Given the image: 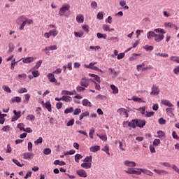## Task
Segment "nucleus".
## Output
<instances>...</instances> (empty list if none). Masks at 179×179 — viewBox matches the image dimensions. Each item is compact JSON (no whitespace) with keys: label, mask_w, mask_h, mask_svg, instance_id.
<instances>
[{"label":"nucleus","mask_w":179,"mask_h":179,"mask_svg":"<svg viewBox=\"0 0 179 179\" xmlns=\"http://www.w3.org/2000/svg\"><path fill=\"white\" fill-rule=\"evenodd\" d=\"M164 34H166V30L161 28L155 29L154 31H150L147 33V38L152 40V38L154 37L156 43H160L162 40L164 39Z\"/></svg>","instance_id":"f257e3e1"},{"label":"nucleus","mask_w":179,"mask_h":179,"mask_svg":"<svg viewBox=\"0 0 179 179\" xmlns=\"http://www.w3.org/2000/svg\"><path fill=\"white\" fill-rule=\"evenodd\" d=\"M69 9H71V5L68 3L63 4L59 10V16H64V15H65V12H67Z\"/></svg>","instance_id":"f03ea898"},{"label":"nucleus","mask_w":179,"mask_h":179,"mask_svg":"<svg viewBox=\"0 0 179 179\" xmlns=\"http://www.w3.org/2000/svg\"><path fill=\"white\" fill-rule=\"evenodd\" d=\"M90 80H92V79H89L88 78L84 77L80 80V85L83 87H89L90 85Z\"/></svg>","instance_id":"7ed1b4c3"},{"label":"nucleus","mask_w":179,"mask_h":179,"mask_svg":"<svg viewBox=\"0 0 179 179\" xmlns=\"http://www.w3.org/2000/svg\"><path fill=\"white\" fill-rule=\"evenodd\" d=\"M84 66L85 68H87L88 69H92V71H97L98 72L103 73V71H101V69H100L99 67L95 66L93 63H90L89 64H85Z\"/></svg>","instance_id":"20e7f679"},{"label":"nucleus","mask_w":179,"mask_h":179,"mask_svg":"<svg viewBox=\"0 0 179 179\" xmlns=\"http://www.w3.org/2000/svg\"><path fill=\"white\" fill-rule=\"evenodd\" d=\"M14 116L11 119L12 122H15V121H17L20 117H22V112L21 111H16V110H13Z\"/></svg>","instance_id":"39448f33"},{"label":"nucleus","mask_w":179,"mask_h":179,"mask_svg":"<svg viewBox=\"0 0 179 179\" xmlns=\"http://www.w3.org/2000/svg\"><path fill=\"white\" fill-rule=\"evenodd\" d=\"M37 58L34 57H28L26 58H22V61L24 64H31V62H34Z\"/></svg>","instance_id":"423d86ee"},{"label":"nucleus","mask_w":179,"mask_h":179,"mask_svg":"<svg viewBox=\"0 0 179 179\" xmlns=\"http://www.w3.org/2000/svg\"><path fill=\"white\" fill-rule=\"evenodd\" d=\"M125 173L127 174H136L137 176H141L142 173L139 171H136L134 168H128Z\"/></svg>","instance_id":"0eeeda50"},{"label":"nucleus","mask_w":179,"mask_h":179,"mask_svg":"<svg viewBox=\"0 0 179 179\" xmlns=\"http://www.w3.org/2000/svg\"><path fill=\"white\" fill-rule=\"evenodd\" d=\"M47 78L51 83H55V85H57V79L55 78V76L52 73H48Z\"/></svg>","instance_id":"6e6552de"},{"label":"nucleus","mask_w":179,"mask_h":179,"mask_svg":"<svg viewBox=\"0 0 179 179\" xmlns=\"http://www.w3.org/2000/svg\"><path fill=\"white\" fill-rule=\"evenodd\" d=\"M31 23H33V20H29V19H26L25 21H24L20 27V30H24V26H26V24H31Z\"/></svg>","instance_id":"1a4fd4ad"},{"label":"nucleus","mask_w":179,"mask_h":179,"mask_svg":"<svg viewBox=\"0 0 179 179\" xmlns=\"http://www.w3.org/2000/svg\"><path fill=\"white\" fill-rule=\"evenodd\" d=\"M23 156L25 160H31V159H33L34 157V154L32 152H25L23 154Z\"/></svg>","instance_id":"9d476101"},{"label":"nucleus","mask_w":179,"mask_h":179,"mask_svg":"<svg viewBox=\"0 0 179 179\" xmlns=\"http://www.w3.org/2000/svg\"><path fill=\"white\" fill-rule=\"evenodd\" d=\"M77 174L79 177H83V178H86L87 177V173L83 169H79L77 171Z\"/></svg>","instance_id":"9b49d317"},{"label":"nucleus","mask_w":179,"mask_h":179,"mask_svg":"<svg viewBox=\"0 0 179 179\" xmlns=\"http://www.w3.org/2000/svg\"><path fill=\"white\" fill-rule=\"evenodd\" d=\"M137 124H138V120L134 119L128 123V127H129L130 128L135 129L137 127Z\"/></svg>","instance_id":"f8f14e48"},{"label":"nucleus","mask_w":179,"mask_h":179,"mask_svg":"<svg viewBox=\"0 0 179 179\" xmlns=\"http://www.w3.org/2000/svg\"><path fill=\"white\" fill-rule=\"evenodd\" d=\"M165 27H170V29H175V30H178V27L176 24H173L172 22H165Z\"/></svg>","instance_id":"ddd939ff"},{"label":"nucleus","mask_w":179,"mask_h":179,"mask_svg":"<svg viewBox=\"0 0 179 179\" xmlns=\"http://www.w3.org/2000/svg\"><path fill=\"white\" fill-rule=\"evenodd\" d=\"M146 125V120H137V127L138 128H143Z\"/></svg>","instance_id":"4468645a"},{"label":"nucleus","mask_w":179,"mask_h":179,"mask_svg":"<svg viewBox=\"0 0 179 179\" xmlns=\"http://www.w3.org/2000/svg\"><path fill=\"white\" fill-rule=\"evenodd\" d=\"M137 170H139V171H141V173H143V174H146V176H153V173L148 169H137Z\"/></svg>","instance_id":"2eb2a0df"},{"label":"nucleus","mask_w":179,"mask_h":179,"mask_svg":"<svg viewBox=\"0 0 179 179\" xmlns=\"http://www.w3.org/2000/svg\"><path fill=\"white\" fill-rule=\"evenodd\" d=\"M160 93V90L159 89V87L153 85L152 87V92H150V94H159Z\"/></svg>","instance_id":"dca6fc26"},{"label":"nucleus","mask_w":179,"mask_h":179,"mask_svg":"<svg viewBox=\"0 0 179 179\" xmlns=\"http://www.w3.org/2000/svg\"><path fill=\"white\" fill-rule=\"evenodd\" d=\"M77 23H83L85 22V16L83 14H78L76 16Z\"/></svg>","instance_id":"f3484780"},{"label":"nucleus","mask_w":179,"mask_h":179,"mask_svg":"<svg viewBox=\"0 0 179 179\" xmlns=\"http://www.w3.org/2000/svg\"><path fill=\"white\" fill-rule=\"evenodd\" d=\"M124 164L127 166V167H136V163H135V162L125 161Z\"/></svg>","instance_id":"a211bd4d"},{"label":"nucleus","mask_w":179,"mask_h":179,"mask_svg":"<svg viewBox=\"0 0 179 179\" xmlns=\"http://www.w3.org/2000/svg\"><path fill=\"white\" fill-rule=\"evenodd\" d=\"M161 103L163 106H166V107H174V105L169 100L163 99L161 101Z\"/></svg>","instance_id":"6ab92c4d"},{"label":"nucleus","mask_w":179,"mask_h":179,"mask_svg":"<svg viewBox=\"0 0 179 179\" xmlns=\"http://www.w3.org/2000/svg\"><path fill=\"white\" fill-rule=\"evenodd\" d=\"M27 19V17H26L24 15H21L16 20V23L17 24H22V23Z\"/></svg>","instance_id":"aec40b11"},{"label":"nucleus","mask_w":179,"mask_h":179,"mask_svg":"<svg viewBox=\"0 0 179 179\" xmlns=\"http://www.w3.org/2000/svg\"><path fill=\"white\" fill-rule=\"evenodd\" d=\"M154 171L159 176H164V174H168V172L163 169H154Z\"/></svg>","instance_id":"412c9836"},{"label":"nucleus","mask_w":179,"mask_h":179,"mask_svg":"<svg viewBox=\"0 0 179 179\" xmlns=\"http://www.w3.org/2000/svg\"><path fill=\"white\" fill-rule=\"evenodd\" d=\"M90 152H92V153H96V152H99L100 150V146L99 145H94V146H91L90 148Z\"/></svg>","instance_id":"4be33fe9"},{"label":"nucleus","mask_w":179,"mask_h":179,"mask_svg":"<svg viewBox=\"0 0 179 179\" xmlns=\"http://www.w3.org/2000/svg\"><path fill=\"white\" fill-rule=\"evenodd\" d=\"M82 104L84 107H92V102L89 101L87 99H83Z\"/></svg>","instance_id":"5701e85b"},{"label":"nucleus","mask_w":179,"mask_h":179,"mask_svg":"<svg viewBox=\"0 0 179 179\" xmlns=\"http://www.w3.org/2000/svg\"><path fill=\"white\" fill-rule=\"evenodd\" d=\"M58 47L57 45H51V46H47L45 48V51H54L55 50H57Z\"/></svg>","instance_id":"b1692460"},{"label":"nucleus","mask_w":179,"mask_h":179,"mask_svg":"<svg viewBox=\"0 0 179 179\" xmlns=\"http://www.w3.org/2000/svg\"><path fill=\"white\" fill-rule=\"evenodd\" d=\"M61 100L62 101H66V103H70V101L72 100V98L69 96H63L61 98Z\"/></svg>","instance_id":"393cba45"},{"label":"nucleus","mask_w":179,"mask_h":179,"mask_svg":"<svg viewBox=\"0 0 179 179\" xmlns=\"http://www.w3.org/2000/svg\"><path fill=\"white\" fill-rule=\"evenodd\" d=\"M45 107L46 109H48V110L51 113V111H52V108L51 107V102L50 101H47L45 103Z\"/></svg>","instance_id":"a878e982"},{"label":"nucleus","mask_w":179,"mask_h":179,"mask_svg":"<svg viewBox=\"0 0 179 179\" xmlns=\"http://www.w3.org/2000/svg\"><path fill=\"white\" fill-rule=\"evenodd\" d=\"M110 89L113 90V94H118V87H117L115 85H111Z\"/></svg>","instance_id":"bb28decb"},{"label":"nucleus","mask_w":179,"mask_h":179,"mask_svg":"<svg viewBox=\"0 0 179 179\" xmlns=\"http://www.w3.org/2000/svg\"><path fill=\"white\" fill-rule=\"evenodd\" d=\"M81 167H83V169H91L92 167V163H83L81 164Z\"/></svg>","instance_id":"cd10ccee"},{"label":"nucleus","mask_w":179,"mask_h":179,"mask_svg":"<svg viewBox=\"0 0 179 179\" xmlns=\"http://www.w3.org/2000/svg\"><path fill=\"white\" fill-rule=\"evenodd\" d=\"M157 138H164L166 136V134H164V131L159 130L157 131Z\"/></svg>","instance_id":"c85d7f7f"},{"label":"nucleus","mask_w":179,"mask_h":179,"mask_svg":"<svg viewBox=\"0 0 179 179\" xmlns=\"http://www.w3.org/2000/svg\"><path fill=\"white\" fill-rule=\"evenodd\" d=\"M80 159H83V156H82V155L80 154H76L75 155V162L76 163H79V160H80Z\"/></svg>","instance_id":"c756f323"},{"label":"nucleus","mask_w":179,"mask_h":179,"mask_svg":"<svg viewBox=\"0 0 179 179\" xmlns=\"http://www.w3.org/2000/svg\"><path fill=\"white\" fill-rule=\"evenodd\" d=\"M92 160H93V157H92V156H88V157H86L84 159L83 162H84L85 163H92Z\"/></svg>","instance_id":"7c9ffc66"},{"label":"nucleus","mask_w":179,"mask_h":179,"mask_svg":"<svg viewBox=\"0 0 179 179\" xmlns=\"http://www.w3.org/2000/svg\"><path fill=\"white\" fill-rule=\"evenodd\" d=\"M50 33V36H53V37H56V36H58V30L57 29H52L49 31Z\"/></svg>","instance_id":"2f4dec72"},{"label":"nucleus","mask_w":179,"mask_h":179,"mask_svg":"<svg viewBox=\"0 0 179 179\" xmlns=\"http://www.w3.org/2000/svg\"><path fill=\"white\" fill-rule=\"evenodd\" d=\"M96 37L97 38H104V40H106V38H107V35L99 32L96 34Z\"/></svg>","instance_id":"473e14b6"},{"label":"nucleus","mask_w":179,"mask_h":179,"mask_svg":"<svg viewBox=\"0 0 179 179\" xmlns=\"http://www.w3.org/2000/svg\"><path fill=\"white\" fill-rule=\"evenodd\" d=\"M15 50V45L13 43L8 44V52H13Z\"/></svg>","instance_id":"72a5a7b5"},{"label":"nucleus","mask_w":179,"mask_h":179,"mask_svg":"<svg viewBox=\"0 0 179 179\" xmlns=\"http://www.w3.org/2000/svg\"><path fill=\"white\" fill-rule=\"evenodd\" d=\"M76 90L78 92H85V90H86V88L85 87H82L81 85H78L76 87Z\"/></svg>","instance_id":"f704fd0d"},{"label":"nucleus","mask_w":179,"mask_h":179,"mask_svg":"<svg viewBox=\"0 0 179 179\" xmlns=\"http://www.w3.org/2000/svg\"><path fill=\"white\" fill-rule=\"evenodd\" d=\"M92 82L94 83V85H95V89L96 90H99V92H100V90H101V87H100V83H96V81L92 80Z\"/></svg>","instance_id":"c9c22d12"},{"label":"nucleus","mask_w":179,"mask_h":179,"mask_svg":"<svg viewBox=\"0 0 179 179\" xmlns=\"http://www.w3.org/2000/svg\"><path fill=\"white\" fill-rule=\"evenodd\" d=\"M71 113H73V107H71V108H67L65 110H64V114H69Z\"/></svg>","instance_id":"e433bc0d"},{"label":"nucleus","mask_w":179,"mask_h":179,"mask_svg":"<svg viewBox=\"0 0 179 179\" xmlns=\"http://www.w3.org/2000/svg\"><path fill=\"white\" fill-rule=\"evenodd\" d=\"M159 124H160V125H165L166 122H167V121L166 120H164V118L163 117H160L158 120Z\"/></svg>","instance_id":"4c0bfd02"},{"label":"nucleus","mask_w":179,"mask_h":179,"mask_svg":"<svg viewBox=\"0 0 179 179\" xmlns=\"http://www.w3.org/2000/svg\"><path fill=\"white\" fill-rule=\"evenodd\" d=\"M20 103V101H22V98H20V96H15V99H12V102L13 103Z\"/></svg>","instance_id":"58836bf2"},{"label":"nucleus","mask_w":179,"mask_h":179,"mask_svg":"<svg viewBox=\"0 0 179 179\" xmlns=\"http://www.w3.org/2000/svg\"><path fill=\"white\" fill-rule=\"evenodd\" d=\"M3 90H4V92H7L8 93H12V90H10V88L6 85H3L2 87Z\"/></svg>","instance_id":"ea45409f"},{"label":"nucleus","mask_w":179,"mask_h":179,"mask_svg":"<svg viewBox=\"0 0 179 179\" xmlns=\"http://www.w3.org/2000/svg\"><path fill=\"white\" fill-rule=\"evenodd\" d=\"M41 64H43V60L38 61L34 66V69H38L41 66Z\"/></svg>","instance_id":"a19ab883"},{"label":"nucleus","mask_w":179,"mask_h":179,"mask_svg":"<svg viewBox=\"0 0 179 179\" xmlns=\"http://www.w3.org/2000/svg\"><path fill=\"white\" fill-rule=\"evenodd\" d=\"M157 57H162L163 58L169 57V54L167 53H156Z\"/></svg>","instance_id":"79ce46f5"},{"label":"nucleus","mask_w":179,"mask_h":179,"mask_svg":"<svg viewBox=\"0 0 179 179\" xmlns=\"http://www.w3.org/2000/svg\"><path fill=\"white\" fill-rule=\"evenodd\" d=\"M132 100L134 101H137V103H143V101L142 100V99L139 98V97H136V96H133L132 97Z\"/></svg>","instance_id":"37998d69"},{"label":"nucleus","mask_w":179,"mask_h":179,"mask_svg":"<svg viewBox=\"0 0 179 179\" xmlns=\"http://www.w3.org/2000/svg\"><path fill=\"white\" fill-rule=\"evenodd\" d=\"M95 132V130H94V128H91V129L90 130V132H89V136L91 139H93V134H94Z\"/></svg>","instance_id":"c03bdc74"},{"label":"nucleus","mask_w":179,"mask_h":179,"mask_svg":"<svg viewBox=\"0 0 179 179\" xmlns=\"http://www.w3.org/2000/svg\"><path fill=\"white\" fill-rule=\"evenodd\" d=\"M159 164H161V166H164V167H171V164H170L169 162H159Z\"/></svg>","instance_id":"a18cd8bd"},{"label":"nucleus","mask_w":179,"mask_h":179,"mask_svg":"<svg viewBox=\"0 0 179 179\" xmlns=\"http://www.w3.org/2000/svg\"><path fill=\"white\" fill-rule=\"evenodd\" d=\"M2 131H3V132H9L10 131V127L9 125L4 126L2 128Z\"/></svg>","instance_id":"49530a36"},{"label":"nucleus","mask_w":179,"mask_h":179,"mask_svg":"<svg viewBox=\"0 0 179 179\" xmlns=\"http://www.w3.org/2000/svg\"><path fill=\"white\" fill-rule=\"evenodd\" d=\"M102 29H103V30H104V31H109V30H110V25L105 24H103L102 26Z\"/></svg>","instance_id":"de8ad7c7"},{"label":"nucleus","mask_w":179,"mask_h":179,"mask_svg":"<svg viewBox=\"0 0 179 179\" xmlns=\"http://www.w3.org/2000/svg\"><path fill=\"white\" fill-rule=\"evenodd\" d=\"M73 124H75V119H71L70 121H69L66 123V126L67 127H72V125H73Z\"/></svg>","instance_id":"09e8293b"},{"label":"nucleus","mask_w":179,"mask_h":179,"mask_svg":"<svg viewBox=\"0 0 179 179\" xmlns=\"http://www.w3.org/2000/svg\"><path fill=\"white\" fill-rule=\"evenodd\" d=\"M32 75L34 78H38V76H40V73H38V71L36 70L32 71Z\"/></svg>","instance_id":"8fccbe9b"},{"label":"nucleus","mask_w":179,"mask_h":179,"mask_svg":"<svg viewBox=\"0 0 179 179\" xmlns=\"http://www.w3.org/2000/svg\"><path fill=\"white\" fill-rule=\"evenodd\" d=\"M80 113H82V110H80V108H76L74 110L73 115H79V114H80Z\"/></svg>","instance_id":"3c124183"},{"label":"nucleus","mask_w":179,"mask_h":179,"mask_svg":"<svg viewBox=\"0 0 179 179\" xmlns=\"http://www.w3.org/2000/svg\"><path fill=\"white\" fill-rule=\"evenodd\" d=\"M13 162L16 164V166H17L18 167H23V165L20 164V162H19V161H17V159H13Z\"/></svg>","instance_id":"603ef678"},{"label":"nucleus","mask_w":179,"mask_h":179,"mask_svg":"<svg viewBox=\"0 0 179 179\" xmlns=\"http://www.w3.org/2000/svg\"><path fill=\"white\" fill-rule=\"evenodd\" d=\"M103 12H99L97 14V19H99V20H103Z\"/></svg>","instance_id":"864d4df0"},{"label":"nucleus","mask_w":179,"mask_h":179,"mask_svg":"<svg viewBox=\"0 0 179 179\" xmlns=\"http://www.w3.org/2000/svg\"><path fill=\"white\" fill-rule=\"evenodd\" d=\"M35 145H38V143H43V137H39L36 141H34Z\"/></svg>","instance_id":"5fc2aeb1"},{"label":"nucleus","mask_w":179,"mask_h":179,"mask_svg":"<svg viewBox=\"0 0 179 179\" xmlns=\"http://www.w3.org/2000/svg\"><path fill=\"white\" fill-rule=\"evenodd\" d=\"M18 93H20V94L27 93V88H24V87L20 88V89L18 90Z\"/></svg>","instance_id":"6e6d98bb"},{"label":"nucleus","mask_w":179,"mask_h":179,"mask_svg":"<svg viewBox=\"0 0 179 179\" xmlns=\"http://www.w3.org/2000/svg\"><path fill=\"white\" fill-rule=\"evenodd\" d=\"M97 136H99V138L100 139H101V141H107V135H103V136H101V135L97 134Z\"/></svg>","instance_id":"4d7b16f0"},{"label":"nucleus","mask_w":179,"mask_h":179,"mask_svg":"<svg viewBox=\"0 0 179 179\" xmlns=\"http://www.w3.org/2000/svg\"><path fill=\"white\" fill-rule=\"evenodd\" d=\"M75 150H71L69 151H67L66 152L64 153V156H68V155H75Z\"/></svg>","instance_id":"13d9d810"},{"label":"nucleus","mask_w":179,"mask_h":179,"mask_svg":"<svg viewBox=\"0 0 179 179\" xmlns=\"http://www.w3.org/2000/svg\"><path fill=\"white\" fill-rule=\"evenodd\" d=\"M144 48L145 50H146V51H153V46H149L148 45H145Z\"/></svg>","instance_id":"bf43d9fd"},{"label":"nucleus","mask_w":179,"mask_h":179,"mask_svg":"<svg viewBox=\"0 0 179 179\" xmlns=\"http://www.w3.org/2000/svg\"><path fill=\"white\" fill-rule=\"evenodd\" d=\"M24 96H25L24 102H25V103H29V100H30V97H31V96L30 95V94H26Z\"/></svg>","instance_id":"052dcab7"},{"label":"nucleus","mask_w":179,"mask_h":179,"mask_svg":"<svg viewBox=\"0 0 179 179\" xmlns=\"http://www.w3.org/2000/svg\"><path fill=\"white\" fill-rule=\"evenodd\" d=\"M44 155H50L51 153V149L45 148L43 150Z\"/></svg>","instance_id":"680f3d73"},{"label":"nucleus","mask_w":179,"mask_h":179,"mask_svg":"<svg viewBox=\"0 0 179 179\" xmlns=\"http://www.w3.org/2000/svg\"><path fill=\"white\" fill-rule=\"evenodd\" d=\"M124 57H125V53L122 52V53H120L119 55H117V59H122V58H124Z\"/></svg>","instance_id":"e2e57ef3"},{"label":"nucleus","mask_w":179,"mask_h":179,"mask_svg":"<svg viewBox=\"0 0 179 179\" xmlns=\"http://www.w3.org/2000/svg\"><path fill=\"white\" fill-rule=\"evenodd\" d=\"M172 169L174 170V171H176V173H178V174H179V169L178 167H177V166H176L175 164L172 165Z\"/></svg>","instance_id":"0e129e2a"},{"label":"nucleus","mask_w":179,"mask_h":179,"mask_svg":"<svg viewBox=\"0 0 179 179\" xmlns=\"http://www.w3.org/2000/svg\"><path fill=\"white\" fill-rule=\"evenodd\" d=\"M172 136H173V139H176V140L179 139V136H178V135H177V132H176V131H173Z\"/></svg>","instance_id":"69168bd1"},{"label":"nucleus","mask_w":179,"mask_h":179,"mask_svg":"<svg viewBox=\"0 0 179 179\" xmlns=\"http://www.w3.org/2000/svg\"><path fill=\"white\" fill-rule=\"evenodd\" d=\"M83 30H84V31H86V33H89L90 30H89V26L87 25H83Z\"/></svg>","instance_id":"338daca9"},{"label":"nucleus","mask_w":179,"mask_h":179,"mask_svg":"<svg viewBox=\"0 0 179 179\" xmlns=\"http://www.w3.org/2000/svg\"><path fill=\"white\" fill-rule=\"evenodd\" d=\"M76 37H82L83 36V32H75Z\"/></svg>","instance_id":"774afa93"}]
</instances>
